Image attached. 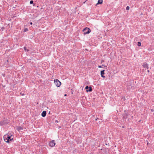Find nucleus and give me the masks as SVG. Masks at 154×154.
Instances as JSON below:
<instances>
[{
	"instance_id": "nucleus-1",
	"label": "nucleus",
	"mask_w": 154,
	"mask_h": 154,
	"mask_svg": "<svg viewBox=\"0 0 154 154\" xmlns=\"http://www.w3.org/2000/svg\"><path fill=\"white\" fill-rule=\"evenodd\" d=\"M11 136L12 135H10L9 134H7L4 136V139L5 142L9 143L10 141H11L13 139V138L12 139L11 138Z\"/></svg>"
},
{
	"instance_id": "nucleus-2",
	"label": "nucleus",
	"mask_w": 154,
	"mask_h": 154,
	"mask_svg": "<svg viewBox=\"0 0 154 154\" xmlns=\"http://www.w3.org/2000/svg\"><path fill=\"white\" fill-rule=\"evenodd\" d=\"M10 122V120L7 118H4L2 120L0 121V125L3 126L5 125L8 124Z\"/></svg>"
},
{
	"instance_id": "nucleus-3",
	"label": "nucleus",
	"mask_w": 154,
	"mask_h": 154,
	"mask_svg": "<svg viewBox=\"0 0 154 154\" xmlns=\"http://www.w3.org/2000/svg\"><path fill=\"white\" fill-rule=\"evenodd\" d=\"M123 118L125 119H126L128 118V116H129L130 115H131V114H128V112L127 110H125L123 114Z\"/></svg>"
},
{
	"instance_id": "nucleus-4",
	"label": "nucleus",
	"mask_w": 154,
	"mask_h": 154,
	"mask_svg": "<svg viewBox=\"0 0 154 154\" xmlns=\"http://www.w3.org/2000/svg\"><path fill=\"white\" fill-rule=\"evenodd\" d=\"M82 31L84 34H88L91 32V30L88 27H86L82 30Z\"/></svg>"
},
{
	"instance_id": "nucleus-5",
	"label": "nucleus",
	"mask_w": 154,
	"mask_h": 154,
	"mask_svg": "<svg viewBox=\"0 0 154 154\" xmlns=\"http://www.w3.org/2000/svg\"><path fill=\"white\" fill-rule=\"evenodd\" d=\"M54 83L56 86L57 87H59L61 85V82L57 79L54 80Z\"/></svg>"
},
{
	"instance_id": "nucleus-6",
	"label": "nucleus",
	"mask_w": 154,
	"mask_h": 154,
	"mask_svg": "<svg viewBox=\"0 0 154 154\" xmlns=\"http://www.w3.org/2000/svg\"><path fill=\"white\" fill-rule=\"evenodd\" d=\"M55 143L54 140L51 141L49 143V145L51 147H53L55 145Z\"/></svg>"
},
{
	"instance_id": "nucleus-7",
	"label": "nucleus",
	"mask_w": 154,
	"mask_h": 154,
	"mask_svg": "<svg viewBox=\"0 0 154 154\" xmlns=\"http://www.w3.org/2000/svg\"><path fill=\"white\" fill-rule=\"evenodd\" d=\"M85 89L86 90H87L86 91L87 92H91L92 90V88L91 87H88V86H86L85 87Z\"/></svg>"
},
{
	"instance_id": "nucleus-8",
	"label": "nucleus",
	"mask_w": 154,
	"mask_h": 154,
	"mask_svg": "<svg viewBox=\"0 0 154 154\" xmlns=\"http://www.w3.org/2000/svg\"><path fill=\"white\" fill-rule=\"evenodd\" d=\"M142 66L144 68H146L147 69L149 68V65L146 62H145L143 63Z\"/></svg>"
},
{
	"instance_id": "nucleus-9",
	"label": "nucleus",
	"mask_w": 154,
	"mask_h": 154,
	"mask_svg": "<svg viewBox=\"0 0 154 154\" xmlns=\"http://www.w3.org/2000/svg\"><path fill=\"white\" fill-rule=\"evenodd\" d=\"M23 129V127H21V126H18L17 127L16 129L18 131H20L21 130H22Z\"/></svg>"
},
{
	"instance_id": "nucleus-10",
	"label": "nucleus",
	"mask_w": 154,
	"mask_h": 154,
	"mask_svg": "<svg viewBox=\"0 0 154 154\" xmlns=\"http://www.w3.org/2000/svg\"><path fill=\"white\" fill-rule=\"evenodd\" d=\"M104 71L105 70H103L101 71H100V74L101 75V76L104 78L105 77V76L103 75H104L105 74Z\"/></svg>"
},
{
	"instance_id": "nucleus-11",
	"label": "nucleus",
	"mask_w": 154,
	"mask_h": 154,
	"mask_svg": "<svg viewBox=\"0 0 154 154\" xmlns=\"http://www.w3.org/2000/svg\"><path fill=\"white\" fill-rule=\"evenodd\" d=\"M46 115V112L45 111H44L41 114V116L43 117H45Z\"/></svg>"
},
{
	"instance_id": "nucleus-12",
	"label": "nucleus",
	"mask_w": 154,
	"mask_h": 154,
	"mask_svg": "<svg viewBox=\"0 0 154 154\" xmlns=\"http://www.w3.org/2000/svg\"><path fill=\"white\" fill-rule=\"evenodd\" d=\"M103 0H98V2L96 4V5H97L98 4H101L103 3Z\"/></svg>"
},
{
	"instance_id": "nucleus-13",
	"label": "nucleus",
	"mask_w": 154,
	"mask_h": 154,
	"mask_svg": "<svg viewBox=\"0 0 154 154\" xmlns=\"http://www.w3.org/2000/svg\"><path fill=\"white\" fill-rule=\"evenodd\" d=\"M137 45L138 46H141V43L140 42H137Z\"/></svg>"
},
{
	"instance_id": "nucleus-14",
	"label": "nucleus",
	"mask_w": 154,
	"mask_h": 154,
	"mask_svg": "<svg viewBox=\"0 0 154 154\" xmlns=\"http://www.w3.org/2000/svg\"><path fill=\"white\" fill-rule=\"evenodd\" d=\"M24 48V50L25 51H29V50H28V49H26V47H24V48Z\"/></svg>"
},
{
	"instance_id": "nucleus-15",
	"label": "nucleus",
	"mask_w": 154,
	"mask_h": 154,
	"mask_svg": "<svg viewBox=\"0 0 154 154\" xmlns=\"http://www.w3.org/2000/svg\"><path fill=\"white\" fill-rule=\"evenodd\" d=\"M8 60H6V61L5 62V64L8 65Z\"/></svg>"
},
{
	"instance_id": "nucleus-16",
	"label": "nucleus",
	"mask_w": 154,
	"mask_h": 154,
	"mask_svg": "<svg viewBox=\"0 0 154 154\" xmlns=\"http://www.w3.org/2000/svg\"><path fill=\"white\" fill-rule=\"evenodd\" d=\"M28 29L27 28H25L24 29V32H26L28 31Z\"/></svg>"
},
{
	"instance_id": "nucleus-17",
	"label": "nucleus",
	"mask_w": 154,
	"mask_h": 154,
	"mask_svg": "<svg viewBox=\"0 0 154 154\" xmlns=\"http://www.w3.org/2000/svg\"><path fill=\"white\" fill-rule=\"evenodd\" d=\"M130 9V7L129 6H127L126 8V10H128Z\"/></svg>"
},
{
	"instance_id": "nucleus-18",
	"label": "nucleus",
	"mask_w": 154,
	"mask_h": 154,
	"mask_svg": "<svg viewBox=\"0 0 154 154\" xmlns=\"http://www.w3.org/2000/svg\"><path fill=\"white\" fill-rule=\"evenodd\" d=\"M30 4H33V0H31L30 2Z\"/></svg>"
},
{
	"instance_id": "nucleus-19",
	"label": "nucleus",
	"mask_w": 154,
	"mask_h": 154,
	"mask_svg": "<svg viewBox=\"0 0 154 154\" xmlns=\"http://www.w3.org/2000/svg\"><path fill=\"white\" fill-rule=\"evenodd\" d=\"M98 68H103V67L101 66H98Z\"/></svg>"
},
{
	"instance_id": "nucleus-20",
	"label": "nucleus",
	"mask_w": 154,
	"mask_h": 154,
	"mask_svg": "<svg viewBox=\"0 0 154 154\" xmlns=\"http://www.w3.org/2000/svg\"><path fill=\"white\" fill-rule=\"evenodd\" d=\"M130 116H131V119L133 118V116H131V115H130Z\"/></svg>"
},
{
	"instance_id": "nucleus-21",
	"label": "nucleus",
	"mask_w": 154,
	"mask_h": 154,
	"mask_svg": "<svg viewBox=\"0 0 154 154\" xmlns=\"http://www.w3.org/2000/svg\"><path fill=\"white\" fill-rule=\"evenodd\" d=\"M30 24H31V25H32V22H30Z\"/></svg>"
},
{
	"instance_id": "nucleus-22",
	"label": "nucleus",
	"mask_w": 154,
	"mask_h": 154,
	"mask_svg": "<svg viewBox=\"0 0 154 154\" xmlns=\"http://www.w3.org/2000/svg\"><path fill=\"white\" fill-rule=\"evenodd\" d=\"M103 62H104V60H102L101 61V63H102Z\"/></svg>"
},
{
	"instance_id": "nucleus-23",
	"label": "nucleus",
	"mask_w": 154,
	"mask_h": 154,
	"mask_svg": "<svg viewBox=\"0 0 154 154\" xmlns=\"http://www.w3.org/2000/svg\"><path fill=\"white\" fill-rule=\"evenodd\" d=\"M5 29V27H3L2 28V29Z\"/></svg>"
},
{
	"instance_id": "nucleus-24",
	"label": "nucleus",
	"mask_w": 154,
	"mask_h": 154,
	"mask_svg": "<svg viewBox=\"0 0 154 154\" xmlns=\"http://www.w3.org/2000/svg\"><path fill=\"white\" fill-rule=\"evenodd\" d=\"M147 72H149V70H148Z\"/></svg>"
},
{
	"instance_id": "nucleus-25",
	"label": "nucleus",
	"mask_w": 154,
	"mask_h": 154,
	"mask_svg": "<svg viewBox=\"0 0 154 154\" xmlns=\"http://www.w3.org/2000/svg\"><path fill=\"white\" fill-rule=\"evenodd\" d=\"M55 122H58V121L57 120H56Z\"/></svg>"
},
{
	"instance_id": "nucleus-26",
	"label": "nucleus",
	"mask_w": 154,
	"mask_h": 154,
	"mask_svg": "<svg viewBox=\"0 0 154 154\" xmlns=\"http://www.w3.org/2000/svg\"><path fill=\"white\" fill-rule=\"evenodd\" d=\"M97 119H98L97 118H96V120H97Z\"/></svg>"
},
{
	"instance_id": "nucleus-27",
	"label": "nucleus",
	"mask_w": 154,
	"mask_h": 154,
	"mask_svg": "<svg viewBox=\"0 0 154 154\" xmlns=\"http://www.w3.org/2000/svg\"><path fill=\"white\" fill-rule=\"evenodd\" d=\"M66 96V94H65L64 95V96Z\"/></svg>"
},
{
	"instance_id": "nucleus-28",
	"label": "nucleus",
	"mask_w": 154,
	"mask_h": 154,
	"mask_svg": "<svg viewBox=\"0 0 154 154\" xmlns=\"http://www.w3.org/2000/svg\"><path fill=\"white\" fill-rule=\"evenodd\" d=\"M34 6H35V4H33V5Z\"/></svg>"
},
{
	"instance_id": "nucleus-29",
	"label": "nucleus",
	"mask_w": 154,
	"mask_h": 154,
	"mask_svg": "<svg viewBox=\"0 0 154 154\" xmlns=\"http://www.w3.org/2000/svg\"><path fill=\"white\" fill-rule=\"evenodd\" d=\"M122 127L124 128V126H122Z\"/></svg>"
},
{
	"instance_id": "nucleus-30",
	"label": "nucleus",
	"mask_w": 154,
	"mask_h": 154,
	"mask_svg": "<svg viewBox=\"0 0 154 154\" xmlns=\"http://www.w3.org/2000/svg\"><path fill=\"white\" fill-rule=\"evenodd\" d=\"M147 145H148V142L147 143Z\"/></svg>"
},
{
	"instance_id": "nucleus-31",
	"label": "nucleus",
	"mask_w": 154,
	"mask_h": 154,
	"mask_svg": "<svg viewBox=\"0 0 154 154\" xmlns=\"http://www.w3.org/2000/svg\"><path fill=\"white\" fill-rule=\"evenodd\" d=\"M22 95H23L24 94H22Z\"/></svg>"
},
{
	"instance_id": "nucleus-32",
	"label": "nucleus",
	"mask_w": 154,
	"mask_h": 154,
	"mask_svg": "<svg viewBox=\"0 0 154 154\" xmlns=\"http://www.w3.org/2000/svg\"><path fill=\"white\" fill-rule=\"evenodd\" d=\"M22 95H23L24 94H22Z\"/></svg>"
}]
</instances>
